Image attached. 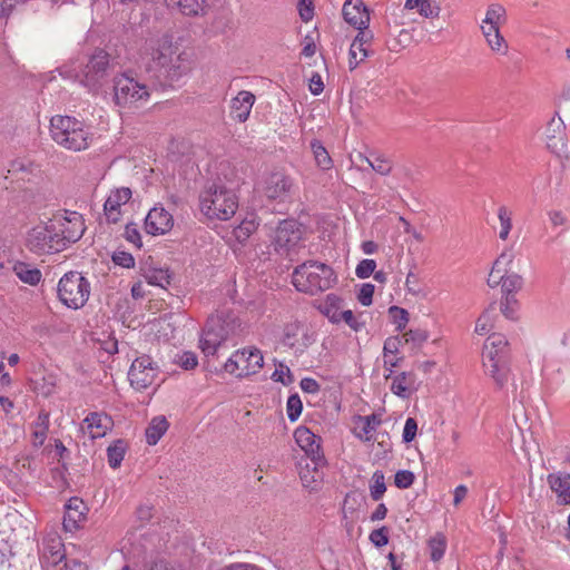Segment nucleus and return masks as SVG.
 I'll return each instance as SVG.
<instances>
[{
    "label": "nucleus",
    "mask_w": 570,
    "mask_h": 570,
    "mask_svg": "<svg viewBox=\"0 0 570 570\" xmlns=\"http://www.w3.org/2000/svg\"><path fill=\"white\" fill-rule=\"evenodd\" d=\"M111 68L110 55L104 49H96L88 62L80 69L76 60L58 68L59 75L69 80H77L88 92L98 95Z\"/></svg>",
    "instance_id": "nucleus-1"
},
{
    "label": "nucleus",
    "mask_w": 570,
    "mask_h": 570,
    "mask_svg": "<svg viewBox=\"0 0 570 570\" xmlns=\"http://www.w3.org/2000/svg\"><path fill=\"white\" fill-rule=\"evenodd\" d=\"M199 206L208 219L228 220L236 214L238 197L220 181H212L200 193Z\"/></svg>",
    "instance_id": "nucleus-2"
},
{
    "label": "nucleus",
    "mask_w": 570,
    "mask_h": 570,
    "mask_svg": "<svg viewBox=\"0 0 570 570\" xmlns=\"http://www.w3.org/2000/svg\"><path fill=\"white\" fill-rule=\"evenodd\" d=\"M50 134L55 142L72 151L87 149L92 140L90 127L71 116H53L50 120Z\"/></svg>",
    "instance_id": "nucleus-3"
},
{
    "label": "nucleus",
    "mask_w": 570,
    "mask_h": 570,
    "mask_svg": "<svg viewBox=\"0 0 570 570\" xmlns=\"http://www.w3.org/2000/svg\"><path fill=\"white\" fill-rule=\"evenodd\" d=\"M336 282L337 276L333 268L316 261L298 265L292 274L295 288L311 295L330 289Z\"/></svg>",
    "instance_id": "nucleus-4"
},
{
    "label": "nucleus",
    "mask_w": 570,
    "mask_h": 570,
    "mask_svg": "<svg viewBox=\"0 0 570 570\" xmlns=\"http://www.w3.org/2000/svg\"><path fill=\"white\" fill-rule=\"evenodd\" d=\"M239 327L240 322L233 313L213 314L203 328L199 347L205 355H214L222 343L235 335Z\"/></svg>",
    "instance_id": "nucleus-5"
},
{
    "label": "nucleus",
    "mask_w": 570,
    "mask_h": 570,
    "mask_svg": "<svg viewBox=\"0 0 570 570\" xmlns=\"http://www.w3.org/2000/svg\"><path fill=\"white\" fill-rule=\"evenodd\" d=\"M114 101L120 108H137L149 100L146 85L128 72L116 75L112 79Z\"/></svg>",
    "instance_id": "nucleus-6"
},
{
    "label": "nucleus",
    "mask_w": 570,
    "mask_h": 570,
    "mask_svg": "<svg viewBox=\"0 0 570 570\" xmlns=\"http://www.w3.org/2000/svg\"><path fill=\"white\" fill-rule=\"evenodd\" d=\"M57 292L63 305L69 308L79 309L88 302L91 285L81 273L71 271L60 278Z\"/></svg>",
    "instance_id": "nucleus-7"
},
{
    "label": "nucleus",
    "mask_w": 570,
    "mask_h": 570,
    "mask_svg": "<svg viewBox=\"0 0 570 570\" xmlns=\"http://www.w3.org/2000/svg\"><path fill=\"white\" fill-rule=\"evenodd\" d=\"M56 224H39L28 232L27 247L39 255L61 250Z\"/></svg>",
    "instance_id": "nucleus-8"
},
{
    "label": "nucleus",
    "mask_w": 570,
    "mask_h": 570,
    "mask_svg": "<svg viewBox=\"0 0 570 570\" xmlns=\"http://www.w3.org/2000/svg\"><path fill=\"white\" fill-rule=\"evenodd\" d=\"M302 239V229L295 219L282 220L275 230L273 246L277 254L289 255Z\"/></svg>",
    "instance_id": "nucleus-9"
},
{
    "label": "nucleus",
    "mask_w": 570,
    "mask_h": 570,
    "mask_svg": "<svg viewBox=\"0 0 570 570\" xmlns=\"http://www.w3.org/2000/svg\"><path fill=\"white\" fill-rule=\"evenodd\" d=\"M294 439L297 445L305 452L306 456L311 460L313 466L312 470L317 472L318 468L326 464V459L322 451V439L314 434L306 426H298L294 431Z\"/></svg>",
    "instance_id": "nucleus-10"
},
{
    "label": "nucleus",
    "mask_w": 570,
    "mask_h": 570,
    "mask_svg": "<svg viewBox=\"0 0 570 570\" xmlns=\"http://www.w3.org/2000/svg\"><path fill=\"white\" fill-rule=\"evenodd\" d=\"M176 51L177 47L173 41V36L164 35L157 41V47L151 52L154 68L163 71L165 76L173 75L174 77L177 72L175 61L178 60Z\"/></svg>",
    "instance_id": "nucleus-11"
},
{
    "label": "nucleus",
    "mask_w": 570,
    "mask_h": 570,
    "mask_svg": "<svg viewBox=\"0 0 570 570\" xmlns=\"http://www.w3.org/2000/svg\"><path fill=\"white\" fill-rule=\"evenodd\" d=\"M508 353L501 352L490 347H483V366L485 373L490 375L497 386L502 389L510 374V368L507 362Z\"/></svg>",
    "instance_id": "nucleus-12"
},
{
    "label": "nucleus",
    "mask_w": 570,
    "mask_h": 570,
    "mask_svg": "<svg viewBox=\"0 0 570 570\" xmlns=\"http://www.w3.org/2000/svg\"><path fill=\"white\" fill-rule=\"evenodd\" d=\"M51 224L57 226V236L61 250L65 249L69 244L76 243L81 238L85 232L83 219L81 215L76 212H71L63 217V219H56Z\"/></svg>",
    "instance_id": "nucleus-13"
},
{
    "label": "nucleus",
    "mask_w": 570,
    "mask_h": 570,
    "mask_svg": "<svg viewBox=\"0 0 570 570\" xmlns=\"http://www.w3.org/2000/svg\"><path fill=\"white\" fill-rule=\"evenodd\" d=\"M263 191L268 199L284 203L294 194L293 179L281 171L272 173L265 179Z\"/></svg>",
    "instance_id": "nucleus-14"
},
{
    "label": "nucleus",
    "mask_w": 570,
    "mask_h": 570,
    "mask_svg": "<svg viewBox=\"0 0 570 570\" xmlns=\"http://www.w3.org/2000/svg\"><path fill=\"white\" fill-rule=\"evenodd\" d=\"M157 370L148 356L137 357L128 372V379L131 386L137 391L148 389L155 381Z\"/></svg>",
    "instance_id": "nucleus-15"
},
{
    "label": "nucleus",
    "mask_w": 570,
    "mask_h": 570,
    "mask_svg": "<svg viewBox=\"0 0 570 570\" xmlns=\"http://www.w3.org/2000/svg\"><path fill=\"white\" fill-rule=\"evenodd\" d=\"M174 226V216L161 206L151 208L145 218V229L150 235H164Z\"/></svg>",
    "instance_id": "nucleus-16"
},
{
    "label": "nucleus",
    "mask_w": 570,
    "mask_h": 570,
    "mask_svg": "<svg viewBox=\"0 0 570 570\" xmlns=\"http://www.w3.org/2000/svg\"><path fill=\"white\" fill-rule=\"evenodd\" d=\"M344 20L357 30H366L370 23V11L363 0H346L342 8Z\"/></svg>",
    "instance_id": "nucleus-17"
},
{
    "label": "nucleus",
    "mask_w": 570,
    "mask_h": 570,
    "mask_svg": "<svg viewBox=\"0 0 570 570\" xmlns=\"http://www.w3.org/2000/svg\"><path fill=\"white\" fill-rule=\"evenodd\" d=\"M66 511L63 515V528L66 531L72 532L81 527L85 522L88 513L86 503L77 498L72 497L68 500L65 505Z\"/></svg>",
    "instance_id": "nucleus-18"
},
{
    "label": "nucleus",
    "mask_w": 570,
    "mask_h": 570,
    "mask_svg": "<svg viewBox=\"0 0 570 570\" xmlns=\"http://www.w3.org/2000/svg\"><path fill=\"white\" fill-rule=\"evenodd\" d=\"M131 198V190L127 187L111 191L104 204V213L108 223L116 224L121 217V206Z\"/></svg>",
    "instance_id": "nucleus-19"
},
{
    "label": "nucleus",
    "mask_w": 570,
    "mask_h": 570,
    "mask_svg": "<svg viewBox=\"0 0 570 570\" xmlns=\"http://www.w3.org/2000/svg\"><path fill=\"white\" fill-rule=\"evenodd\" d=\"M111 426L112 421L108 415L91 412L83 419L80 428L82 432L89 434L90 439L95 440L105 436Z\"/></svg>",
    "instance_id": "nucleus-20"
},
{
    "label": "nucleus",
    "mask_w": 570,
    "mask_h": 570,
    "mask_svg": "<svg viewBox=\"0 0 570 570\" xmlns=\"http://www.w3.org/2000/svg\"><path fill=\"white\" fill-rule=\"evenodd\" d=\"M240 372L237 377H245L258 372L264 364L262 352L258 348H243L237 351Z\"/></svg>",
    "instance_id": "nucleus-21"
},
{
    "label": "nucleus",
    "mask_w": 570,
    "mask_h": 570,
    "mask_svg": "<svg viewBox=\"0 0 570 570\" xmlns=\"http://www.w3.org/2000/svg\"><path fill=\"white\" fill-rule=\"evenodd\" d=\"M254 102L255 96L250 91H239L237 96L232 99L230 118L238 122H245L249 117Z\"/></svg>",
    "instance_id": "nucleus-22"
},
{
    "label": "nucleus",
    "mask_w": 570,
    "mask_h": 570,
    "mask_svg": "<svg viewBox=\"0 0 570 570\" xmlns=\"http://www.w3.org/2000/svg\"><path fill=\"white\" fill-rule=\"evenodd\" d=\"M358 31L360 32L357 33V36L355 37V39L353 40V42L350 47L348 65H350L351 70L355 69L360 65V62H362L365 58L368 57V51H367L365 45L368 43L373 38V35L371 31H366V30H358Z\"/></svg>",
    "instance_id": "nucleus-23"
},
{
    "label": "nucleus",
    "mask_w": 570,
    "mask_h": 570,
    "mask_svg": "<svg viewBox=\"0 0 570 570\" xmlns=\"http://www.w3.org/2000/svg\"><path fill=\"white\" fill-rule=\"evenodd\" d=\"M204 561V556L196 551L193 541H180V570H202Z\"/></svg>",
    "instance_id": "nucleus-24"
},
{
    "label": "nucleus",
    "mask_w": 570,
    "mask_h": 570,
    "mask_svg": "<svg viewBox=\"0 0 570 570\" xmlns=\"http://www.w3.org/2000/svg\"><path fill=\"white\" fill-rule=\"evenodd\" d=\"M566 125L560 117H553L546 128V139L548 148L556 153L564 146Z\"/></svg>",
    "instance_id": "nucleus-25"
},
{
    "label": "nucleus",
    "mask_w": 570,
    "mask_h": 570,
    "mask_svg": "<svg viewBox=\"0 0 570 570\" xmlns=\"http://www.w3.org/2000/svg\"><path fill=\"white\" fill-rule=\"evenodd\" d=\"M547 481L550 489L558 495L559 503L570 504V474L550 473Z\"/></svg>",
    "instance_id": "nucleus-26"
},
{
    "label": "nucleus",
    "mask_w": 570,
    "mask_h": 570,
    "mask_svg": "<svg viewBox=\"0 0 570 570\" xmlns=\"http://www.w3.org/2000/svg\"><path fill=\"white\" fill-rule=\"evenodd\" d=\"M169 423L163 415L155 416L148 424L145 436L149 445H156L161 436L167 432Z\"/></svg>",
    "instance_id": "nucleus-27"
},
{
    "label": "nucleus",
    "mask_w": 570,
    "mask_h": 570,
    "mask_svg": "<svg viewBox=\"0 0 570 570\" xmlns=\"http://www.w3.org/2000/svg\"><path fill=\"white\" fill-rule=\"evenodd\" d=\"M342 302H343V299L341 297H338L337 295L328 294L326 296L324 303L320 305V307H318L320 312L323 315H325L331 323L338 324L341 322V317H338V316L342 312V311H340Z\"/></svg>",
    "instance_id": "nucleus-28"
},
{
    "label": "nucleus",
    "mask_w": 570,
    "mask_h": 570,
    "mask_svg": "<svg viewBox=\"0 0 570 570\" xmlns=\"http://www.w3.org/2000/svg\"><path fill=\"white\" fill-rule=\"evenodd\" d=\"M49 413L47 411H40L36 421L32 423V444L35 446H41L46 439L49 430Z\"/></svg>",
    "instance_id": "nucleus-29"
},
{
    "label": "nucleus",
    "mask_w": 570,
    "mask_h": 570,
    "mask_svg": "<svg viewBox=\"0 0 570 570\" xmlns=\"http://www.w3.org/2000/svg\"><path fill=\"white\" fill-rule=\"evenodd\" d=\"M258 226L257 216L249 214L234 228L233 234L239 244H244Z\"/></svg>",
    "instance_id": "nucleus-30"
},
{
    "label": "nucleus",
    "mask_w": 570,
    "mask_h": 570,
    "mask_svg": "<svg viewBox=\"0 0 570 570\" xmlns=\"http://www.w3.org/2000/svg\"><path fill=\"white\" fill-rule=\"evenodd\" d=\"M413 384L414 374L411 372H402L394 376L391 385V391L395 395L405 399L410 395V390Z\"/></svg>",
    "instance_id": "nucleus-31"
},
{
    "label": "nucleus",
    "mask_w": 570,
    "mask_h": 570,
    "mask_svg": "<svg viewBox=\"0 0 570 570\" xmlns=\"http://www.w3.org/2000/svg\"><path fill=\"white\" fill-rule=\"evenodd\" d=\"M127 451V443L122 439L115 440L107 448L108 464L111 469H117L121 465Z\"/></svg>",
    "instance_id": "nucleus-32"
},
{
    "label": "nucleus",
    "mask_w": 570,
    "mask_h": 570,
    "mask_svg": "<svg viewBox=\"0 0 570 570\" xmlns=\"http://www.w3.org/2000/svg\"><path fill=\"white\" fill-rule=\"evenodd\" d=\"M14 274L26 284L36 285L41 279V273L38 268H33L30 265L18 262L13 266Z\"/></svg>",
    "instance_id": "nucleus-33"
},
{
    "label": "nucleus",
    "mask_w": 570,
    "mask_h": 570,
    "mask_svg": "<svg viewBox=\"0 0 570 570\" xmlns=\"http://www.w3.org/2000/svg\"><path fill=\"white\" fill-rule=\"evenodd\" d=\"M367 165L377 174L387 176L392 171V161L382 154L372 153L370 157L360 155Z\"/></svg>",
    "instance_id": "nucleus-34"
},
{
    "label": "nucleus",
    "mask_w": 570,
    "mask_h": 570,
    "mask_svg": "<svg viewBox=\"0 0 570 570\" xmlns=\"http://www.w3.org/2000/svg\"><path fill=\"white\" fill-rule=\"evenodd\" d=\"M483 36L485 37L489 46L494 51H505L507 43L504 38L501 36L499 26H481Z\"/></svg>",
    "instance_id": "nucleus-35"
},
{
    "label": "nucleus",
    "mask_w": 570,
    "mask_h": 570,
    "mask_svg": "<svg viewBox=\"0 0 570 570\" xmlns=\"http://www.w3.org/2000/svg\"><path fill=\"white\" fill-rule=\"evenodd\" d=\"M311 149L313 151L317 167H320L322 170H328L332 168L333 160L328 151L320 140L313 139L311 141Z\"/></svg>",
    "instance_id": "nucleus-36"
},
{
    "label": "nucleus",
    "mask_w": 570,
    "mask_h": 570,
    "mask_svg": "<svg viewBox=\"0 0 570 570\" xmlns=\"http://www.w3.org/2000/svg\"><path fill=\"white\" fill-rule=\"evenodd\" d=\"M148 284L167 288L175 284V276L168 269H154L146 275Z\"/></svg>",
    "instance_id": "nucleus-37"
},
{
    "label": "nucleus",
    "mask_w": 570,
    "mask_h": 570,
    "mask_svg": "<svg viewBox=\"0 0 570 570\" xmlns=\"http://www.w3.org/2000/svg\"><path fill=\"white\" fill-rule=\"evenodd\" d=\"M386 491L384 473L381 470H376L371 479L370 495L374 501H379L383 498Z\"/></svg>",
    "instance_id": "nucleus-38"
},
{
    "label": "nucleus",
    "mask_w": 570,
    "mask_h": 570,
    "mask_svg": "<svg viewBox=\"0 0 570 570\" xmlns=\"http://www.w3.org/2000/svg\"><path fill=\"white\" fill-rule=\"evenodd\" d=\"M498 218L500 222L499 237L505 240L512 228V212L504 205L498 208Z\"/></svg>",
    "instance_id": "nucleus-39"
},
{
    "label": "nucleus",
    "mask_w": 570,
    "mask_h": 570,
    "mask_svg": "<svg viewBox=\"0 0 570 570\" xmlns=\"http://www.w3.org/2000/svg\"><path fill=\"white\" fill-rule=\"evenodd\" d=\"M446 549L445 537L441 533L435 534L429 540L430 558L433 561H440Z\"/></svg>",
    "instance_id": "nucleus-40"
},
{
    "label": "nucleus",
    "mask_w": 570,
    "mask_h": 570,
    "mask_svg": "<svg viewBox=\"0 0 570 570\" xmlns=\"http://www.w3.org/2000/svg\"><path fill=\"white\" fill-rule=\"evenodd\" d=\"M405 8L416 9L423 17H436L439 14V8L432 7L430 0H406Z\"/></svg>",
    "instance_id": "nucleus-41"
},
{
    "label": "nucleus",
    "mask_w": 570,
    "mask_h": 570,
    "mask_svg": "<svg viewBox=\"0 0 570 570\" xmlns=\"http://www.w3.org/2000/svg\"><path fill=\"white\" fill-rule=\"evenodd\" d=\"M61 548L62 543L59 540H52L47 547L45 558L50 564L59 566L62 561H66V556Z\"/></svg>",
    "instance_id": "nucleus-42"
},
{
    "label": "nucleus",
    "mask_w": 570,
    "mask_h": 570,
    "mask_svg": "<svg viewBox=\"0 0 570 570\" xmlns=\"http://www.w3.org/2000/svg\"><path fill=\"white\" fill-rule=\"evenodd\" d=\"M523 285V279L522 277L517 274V273H512V274H505L504 275V278L502 279V292L505 296H513V293H515L517 291L521 289Z\"/></svg>",
    "instance_id": "nucleus-43"
},
{
    "label": "nucleus",
    "mask_w": 570,
    "mask_h": 570,
    "mask_svg": "<svg viewBox=\"0 0 570 570\" xmlns=\"http://www.w3.org/2000/svg\"><path fill=\"white\" fill-rule=\"evenodd\" d=\"M495 302L491 303L489 307L480 315L475 323V332L479 335H484L492 326V314L495 312Z\"/></svg>",
    "instance_id": "nucleus-44"
},
{
    "label": "nucleus",
    "mask_w": 570,
    "mask_h": 570,
    "mask_svg": "<svg viewBox=\"0 0 570 570\" xmlns=\"http://www.w3.org/2000/svg\"><path fill=\"white\" fill-rule=\"evenodd\" d=\"M303 403L297 393L292 394L287 399L286 412L291 422H295L302 414Z\"/></svg>",
    "instance_id": "nucleus-45"
},
{
    "label": "nucleus",
    "mask_w": 570,
    "mask_h": 570,
    "mask_svg": "<svg viewBox=\"0 0 570 570\" xmlns=\"http://www.w3.org/2000/svg\"><path fill=\"white\" fill-rule=\"evenodd\" d=\"M405 343H411L414 347H420L429 338V333L425 330L416 328L409 330L402 336Z\"/></svg>",
    "instance_id": "nucleus-46"
},
{
    "label": "nucleus",
    "mask_w": 570,
    "mask_h": 570,
    "mask_svg": "<svg viewBox=\"0 0 570 570\" xmlns=\"http://www.w3.org/2000/svg\"><path fill=\"white\" fill-rule=\"evenodd\" d=\"M389 314L396 325V331H403L409 322V312L405 308L399 306H391Z\"/></svg>",
    "instance_id": "nucleus-47"
},
{
    "label": "nucleus",
    "mask_w": 570,
    "mask_h": 570,
    "mask_svg": "<svg viewBox=\"0 0 570 570\" xmlns=\"http://www.w3.org/2000/svg\"><path fill=\"white\" fill-rule=\"evenodd\" d=\"M505 10L501 4L494 3L488 8L483 26H499V21L504 17Z\"/></svg>",
    "instance_id": "nucleus-48"
},
{
    "label": "nucleus",
    "mask_w": 570,
    "mask_h": 570,
    "mask_svg": "<svg viewBox=\"0 0 570 570\" xmlns=\"http://www.w3.org/2000/svg\"><path fill=\"white\" fill-rule=\"evenodd\" d=\"M205 0H180V13L186 16H197L204 12Z\"/></svg>",
    "instance_id": "nucleus-49"
},
{
    "label": "nucleus",
    "mask_w": 570,
    "mask_h": 570,
    "mask_svg": "<svg viewBox=\"0 0 570 570\" xmlns=\"http://www.w3.org/2000/svg\"><path fill=\"white\" fill-rule=\"evenodd\" d=\"M513 261V255L509 252H503L493 263L492 269L498 275L508 274L507 266L510 265Z\"/></svg>",
    "instance_id": "nucleus-50"
},
{
    "label": "nucleus",
    "mask_w": 570,
    "mask_h": 570,
    "mask_svg": "<svg viewBox=\"0 0 570 570\" xmlns=\"http://www.w3.org/2000/svg\"><path fill=\"white\" fill-rule=\"evenodd\" d=\"M415 480L414 473L409 470H400L394 475V484L399 489H409Z\"/></svg>",
    "instance_id": "nucleus-51"
},
{
    "label": "nucleus",
    "mask_w": 570,
    "mask_h": 570,
    "mask_svg": "<svg viewBox=\"0 0 570 570\" xmlns=\"http://www.w3.org/2000/svg\"><path fill=\"white\" fill-rule=\"evenodd\" d=\"M492 347L494 350H499L501 352L508 353V341L504 335L499 333H493L489 335L483 347Z\"/></svg>",
    "instance_id": "nucleus-52"
},
{
    "label": "nucleus",
    "mask_w": 570,
    "mask_h": 570,
    "mask_svg": "<svg viewBox=\"0 0 570 570\" xmlns=\"http://www.w3.org/2000/svg\"><path fill=\"white\" fill-rule=\"evenodd\" d=\"M375 268L376 262L374 259L365 258L357 264L355 268V274L358 278L364 279L370 277L375 272Z\"/></svg>",
    "instance_id": "nucleus-53"
},
{
    "label": "nucleus",
    "mask_w": 570,
    "mask_h": 570,
    "mask_svg": "<svg viewBox=\"0 0 570 570\" xmlns=\"http://www.w3.org/2000/svg\"><path fill=\"white\" fill-rule=\"evenodd\" d=\"M124 237L127 242L135 245L137 248H140L142 246L141 243V235L138 230V226L135 223H129L125 227Z\"/></svg>",
    "instance_id": "nucleus-54"
},
{
    "label": "nucleus",
    "mask_w": 570,
    "mask_h": 570,
    "mask_svg": "<svg viewBox=\"0 0 570 570\" xmlns=\"http://www.w3.org/2000/svg\"><path fill=\"white\" fill-rule=\"evenodd\" d=\"M112 262L124 268H131L135 266V258L130 253L125 250H116L111 256Z\"/></svg>",
    "instance_id": "nucleus-55"
},
{
    "label": "nucleus",
    "mask_w": 570,
    "mask_h": 570,
    "mask_svg": "<svg viewBox=\"0 0 570 570\" xmlns=\"http://www.w3.org/2000/svg\"><path fill=\"white\" fill-rule=\"evenodd\" d=\"M375 286L371 283H365L361 286L358 294H357V301L363 306H370L373 302V294H374Z\"/></svg>",
    "instance_id": "nucleus-56"
},
{
    "label": "nucleus",
    "mask_w": 570,
    "mask_h": 570,
    "mask_svg": "<svg viewBox=\"0 0 570 570\" xmlns=\"http://www.w3.org/2000/svg\"><path fill=\"white\" fill-rule=\"evenodd\" d=\"M370 541L379 548L386 546L389 543V529L386 527H382L373 530L370 533Z\"/></svg>",
    "instance_id": "nucleus-57"
},
{
    "label": "nucleus",
    "mask_w": 570,
    "mask_h": 570,
    "mask_svg": "<svg viewBox=\"0 0 570 570\" xmlns=\"http://www.w3.org/2000/svg\"><path fill=\"white\" fill-rule=\"evenodd\" d=\"M416 432H417L416 420L413 417H407L405 421L403 434H402L403 442L404 443L412 442L416 436Z\"/></svg>",
    "instance_id": "nucleus-58"
},
{
    "label": "nucleus",
    "mask_w": 570,
    "mask_h": 570,
    "mask_svg": "<svg viewBox=\"0 0 570 570\" xmlns=\"http://www.w3.org/2000/svg\"><path fill=\"white\" fill-rule=\"evenodd\" d=\"M298 13L304 22H308L314 16V4L312 0H299L297 4Z\"/></svg>",
    "instance_id": "nucleus-59"
},
{
    "label": "nucleus",
    "mask_w": 570,
    "mask_h": 570,
    "mask_svg": "<svg viewBox=\"0 0 570 570\" xmlns=\"http://www.w3.org/2000/svg\"><path fill=\"white\" fill-rule=\"evenodd\" d=\"M402 340L403 338L399 336H391L386 338L383 346L384 357L395 355L399 352L400 346L402 345Z\"/></svg>",
    "instance_id": "nucleus-60"
},
{
    "label": "nucleus",
    "mask_w": 570,
    "mask_h": 570,
    "mask_svg": "<svg viewBox=\"0 0 570 570\" xmlns=\"http://www.w3.org/2000/svg\"><path fill=\"white\" fill-rule=\"evenodd\" d=\"M513 305H517V299L514 298V296H505L504 299L501 302L500 309L502 314L509 320L514 318L515 309Z\"/></svg>",
    "instance_id": "nucleus-61"
},
{
    "label": "nucleus",
    "mask_w": 570,
    "mask_h": 570,
    "mask_svg": "<svg viewBox=\"0 0 570 570\" xmlns=\"http://www.w3.org/2000/svg\"><path fill=\"white\" fill-rule=\"evenodd\" d=\"M338 317H341V322L344 321L355 332H358L363 326V323L356 320L351 309L342 311Z\"/></svg>",
    "instance_id": "nucleus-62"
},
{
    "label": "nucleus",
    "mask_w": 570,
    "mask_h": 570,
    "mask_svg": "<svg viewBox=\"0 0 570 570\" xmlns=\"http://www.w3.org/2000/svg\"><path fill=\"white\" fill-rule=\"evenodd\" d=\"M405 287H406L407 292L413 295H417L422 291L420 284H419V277L412 271H410L407 273L406 281H405Z\"/></svg>",
    "instance_id": "nucleus-63"
},
{
    "label": "nucleus",
    "mask_w": 570,
    "mask_h": 570,
    "mask_svg": "<svg viewBox=\"0 0 570 570\" xmlns=\"http://www.w3.org/2000/svg\"><path fill=\"white\" fill-rule=\"evenodd\" d=\"M198 365L197 356L194 352H184L180 356V368L194 370Z\"/></svg>",
    "instance_id": "nucleus-64"
}]
</instances>
